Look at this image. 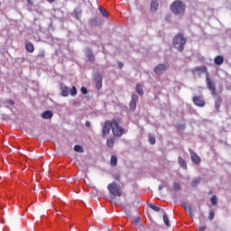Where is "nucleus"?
<instances>
[{"label": "nucleus", "instance_id": "nucleus-30", "mask_svg": "<svg viewBox=\"0 0 231 231\" xmlns=\"http://www.w3.org/2000/svg\"><path fill=\"white\" fill-rule=\"evenodd\" d=\"M99 12L102 14L104 17H109V14L105 9H102V7H99Z\"/></svg>", "mask_w": 231, "mask_h": 231}, {"label": "nucleus", "instance_id": "nucleus-10", "mask_svg": "<svg viewBox=\"0 0 231 231\" xmlns=\"http://www.w3.org/2000/svg\"><path fill=\"white\" fill-rule=\"evenodd\" d=\"M102 74L100 73H96L94 75V81L96 84V88L97 89H102Z\"/></svg>", "mask_w": 231, "mask_h": 231}, {"label": "nucleus", "instance_id": "nucleus-41", "mask_svg": "<svg viewBox=\"0 0 231 231\" xmlns=\"http://www.w3.org/2000/svg\"><path fill=\"white\" fill-rule=\"evenodd\" d=\"M85 125H86V127H91V123H89V121H87L85 123Z\"/></svg>", "mask_w": 231, "mask_h": 231}, {"label": "nucleus", "instance_id": "nucleus-31", "mask_svg": "<svg viewBox=\"0 0 231 231\" xmlns=\"http://www.w3.org/2000/svg\"><path fill=\"white\" fill-rule=\"evenodd\" d=\"M211 203H212V205H214V206L217 205V197L216 195H213V196L211 197Z\"/></svg>", "mask_w": 231, "mask_h": 231}, {"label": "nucleus", "instance_id": "nucleus-43", "mask_svg": "<svg viewBox=\"0 0 231 231\" xmlns=\"http://www.w3.org/2000/svg\"><path fill=\"white\" fill-rule=\"evenodd\" d=\"M165 21H171V14H168L166 17H165Z\"/></svg>", "mask_w": 231, "mask_h": 231}, {"label": "nucleus", "instance_id": "nucleus-35", "mask_svg": "<svg viewBox=\"0 0 231 231\" xmlns=\"http://www.w3.org/2000/svg\"><path fill=\"white\" fill-rule=\"evenodd\" d=\"M80 90L82 95H88V88L86 87H82Z\"/></svg>", "mask_w": 231, "mask_h": 231}, {"label": "nucleus", "instance_id": "nucleus-21", "mask_svg": "<svg viewBox=\"0 0 231 231\" xmlns=\"http://www.w3.org/2000/svg\"><path fill=\"white\" fill-rule=\"evenodd\" d=\"M117 164H118V158L116 157V155H112L110 158L111 167H116Z\"/></svg>", "mask_w": 231, "mask_h": 231}, {"label": "nucleus", "instance_id": "nucleus-13", "mask_svg": "<svg viewBox=\"0 0 231 231\" xmlns=\"http://www.w3.org/2000/svg\"><path fill=\"white\" fill-rule=\"evenodd\" d=\"M60 91L61 97H68L69 95V88L64 83L60 84Z\"/></svg>", "mask_w": 231, "mask_h": 231}, {"label": "nucleus", "instance_id": "nucleus-29", "mask_svg": "<svg viewBox=\"0 0 231 231\" xmlns=\"http://www.w3.org/2000/svg\"><path fill=\"white\" fill-rule=\"evenodd\" d=\"M149 207H150V208H152V210H154V212H160V207H158L154 204H150Z\"/></svg>", "mask_w": 231, "mask_h": 231}, {"label": "nucleus", "instance_id": "nucleus-39", "mask_svg": "<svg viewBox=\"0 0 231 231\" xmlns=\"http://www.w3.org/2000/svg\"><path fill=\"white\" fill-rule=\"evenodd\" d=\"M141 231H151V228L149 226H142Z\"/></svg>", "mask_w": 231, "mask_h": 231}, {"label": "nucleus", "instance_id": "nucleus-47", "mask_svg": "<svg viewBox=\"0 0 231 231\" xmlns=\"http://www.w3.org/2000/svg\"><path fill=\"white\" fill-rule=\"evenodd\" d=\"M76 19L79 20V14H75Z\"/></svg>", "mask_w": 231, "mask_h": 231}, {"label": "nucleus", "instance_id": "nucleus-23", "mask_svg": "<svg viewBox=\"0 0 231 231\" xmlns=\"http://www.w3.org/2000/svg\"><path fill=\"white\" fill-rule=\"evenodd\" d=\"M172 190L175 192H180L181 190V185L179 182H174L172 186Z\"/></svg>", "mask_w": 231, "mask_h": 231}, {"label": "nucleus", "instance_id": "nucleus-46", "mask_svg": "<svg viewBox=\"0 0 231 231\" xmlns=\"http://www.w3.org/2000/svg\"><path fill=\"white\" fill-rule=\"evenodd\" d=\"M163 189V185H159V190H162Z\"/></svg>", "mask_w": 231, "mask_h": 231}, {"label": "nucleus", "instance_id": "nucleus-2", "mask_svg": "<svg viewBox=\"0 0 231 231\" xmlns=\"http://www.w3.org/2000/svg\"><path fill=\"white\" fill-rule=\"evenodd\" d=\"M172 44L179 51H183V50H185V45L187 44V38H185L183 33L179 32L174 36Z\"/></svg>", "mask_w": 231, "mask_h": 231}, {"label": "nucleus", "instance_id": "nucleus-15", "mask_svg": "<svg viewBox=\"0 0 231 231\" xmlns=\"http://www.w3.org/2000/svg\"><path fill=\"white\" fill-rule=\"evenodd\" d=\"M159 7L160 4L158 3V0H152L150 7L151 12H157Z\"/></svg>", "mask_w": 231, "mask_h": 231}, {"label": "nucleus", "instance_id": "nucleus-25", "mask_svg": "<svg viewBox=\"0 0 231 231\" xmlns=\"http://www.w3.org/2000/svg\"><path fill=\"white\" fill-rule=\"evenodd\" d=\"M106 145L110 149H113V147H115V139L114 138L107 139Z\"/></svg>", "mask_w": 231, "mask_h": 231}, {"label": "nucleus", "instance_id": "nucleus-19", "mask_svg": "<svg viewBox=\"0 0 231 231\" xmlns=\"http://www.w3.org/2000/svg\"><path fill=\"white\" fill-rule=\"evenodd\" d=\"M223 62H225V58H223V56L218 55V56L215 57L214 63L217 66H221V64H223Z\"/></svg>", "mask_w": 231, "mask_h": 231}, {"label": "nucleus", "instance_id": "nucleus-42", "mask_svg": "<svg viewBox=\"0 0 231 231\" xmlns=\"http://www.w3.org/2000/svg\"><path fill=\"white\" fill-rule=\"evenodd\" d=\"M204 230H207V226H202L199 227V231H204Z\"/></svg>", "mask_w": 231, "mask_h": 231}, {"label": "nucleus", "instance_id": "nucleus-6", "mask_svg": "<svg viewBox=\"0 0 231 231\" xmlns=\"http://www.w3.org/2000/svg\"><path fill=\"white\" fill-rule=\"evenodd\" d=\"M111 129L113 130V120L112 121H106L102 129V136L103 138L107 136L109 133H111Z\"/></svg>", "mask_w": 231, "mask_h": 231}, {"label": "nucleus", "instance_id": "nucleus-8", "mask_svg": "<svg viewBox=\"0 0 231 231\" xmlns=\"http://www.w3.org/2000/svg\"><path fill=\"white\" fill-rule=\"evenodd\" d=\"M167 69H169V64H159L154 68V73L156 75H162Z\"/></svg>", "mask_w": 231, "mask_h": 231}, {"label": "nucleus", "instance_id": "nucleus-36", "mask_svg": "<svg viewBox=\"0 0 231 231\" xmlns=\"http://www.w3.org/2000/svg\"><path fill=\"white\" fill-rule=\"evenodd\" d=\"M114 180H116V181H120V174L116 173L113 175Z\"/></svg>", "mask_w": 231, "mask_h": 231}, {"label": "nucleus", "instance_id": "nucleus-20", "mask_svg": "<svg viewBox=\"0 0 231 231\" xmlns=\"http://www.w3.org/2000/svg\"><path fill=\"white\" fill-rule=\"evenodd\" d=\"M178 163L181 169H184V171H187V162L182 157L178 158Z\"/></svg>", "mask_w": 231, "mask_h": 231}, {"label": "nucleus", "instance_id": "nucleus-17", "mask_svg": "<svg viewBox=\"0 0 231 231\" xmlns=\"http://www.w3.org/2000/svg\"><path fill=\"white\" fill-rule=\"evenodd\" d=\"M198 71H201L202 73H208V70L206 66H200V67L193 68V69H192L193 73H198Z\"/></svg>", "mask_w": 231, "mask_h": 231}, {"label": "nucleus", "instance_id": "nucleus-11", "mask_svg": "<svg viewBox=\"0 0 231 231\" xmlns=\"http://www.w3.org/2000/svg\"><path fill=\"white\" fill-rule=\"evenodd\" d=\"M136 102H138V96L136 94H133L129 103L130 111H136Z\"/></svg>", "mask_w": 231, "mask_h": 231}, {"label": "nucleus", "instance_id": "nucleus-24", "mask_svg": "<svg viewBox=\"0 0 231 231\" xmlns=\"http://www.w3.org/2000/svg\"><path fill=\"white\" fill-rule=\"evenodd\" d=\"M182 207L185 208V210H188L189 212L190 216H192V207L189 205L187 202H184L182 204Z\"/></svg>", "mask_w": 231, "mask_h": 231}, {"label": "nucleus", "instance_id": "nucleus-27", "mask_svg": "<svg viewBox=\"0 0 231 231\" xmlns=\"http://www.w3.org/2000/svg\"><path fill=\"white\" fill-rule=\"evenodd\" d=\"M163 221L166 226H171V222L169 221V217H167L166 213L163 215Z\"/></svg>", "mask_w": 231, "mask_h": 231}, {"label": "nucleus", "instance_id": "nucleus-9", "mask_svg": "<svg viewBox=\"0 0 231 231\" xmlns=\"http://www.w3.org/2000/svg\"><path fill=\"white\" fill-rule=\"evenodd\" d=\"M189 152L190 154L191 162H193L195 165H199V163H201V158L199 156V154L190 148L189 149Z\"/></svg>", "mask_w": 231, "mask_h": 231}, {"label": "nucleus", "instance_id": "nucleus-44", "mask_svg": "<svg viewBox=\"0 0 231 231\" xmlns=\"http://www.w3.org/2000/svg\"><path fill=\"white\" fill-rule=\"evenodd\" d=\"M118 66H119L120 69H122L124 68V63L119 62V63H118Z\"/></svg>", "mask_w": 231, "mask_h": 231}, {"label": "nucleus", "instance_id": "nucleus-26", "mask_svg": "<svg viewBox=\"0 0 231 231\" xmlns=\"http://www.w3.org/2000/svg\"><path fill=\"white\" fill-rule=\"evenodd\" d=\"M201 182V178H197V179H194L192 181H191V185L193 187H198L199 183Z\"/></svg>", "mask_w": 231, "mask_h": 231}, {"label": "nucleus", "instance_id": "nucleus-34", "mask_svg": "<svg viewBox=\"0 0 231 231\" xmlns=\"http://www.w3.org/2000/svg\"><path fill=\"white\" fill-rule=\"evenodd\" d=\"M133 225H138L140 223V217H135L134 218L132 219Z\"/></svg>", "mask_w": 231, "mask_h": 231}, {"label": "nucleus", "instance_id": "nucleus-16", "mask_svg": "<svg viewBox=\"0 0 231 231\" xmlns=\"http://www.w3.org/2000/svg\"><path fill=\"white\" fill-rule=\"evenodd\" d=\"M42 118H43V120H50V119L53 118V112H51L50 110L43 112L42 114Z\"/></svg>", "mask_w": 231, "mask_h": 231}, {"label": "nucleus", "instance_id": "nucleus-5", "mask_svg": "<svg viewBox=\"0 0 231 231\" xmlns=\"http://www.w3.org/2000/svg\"><path fill=\"white\" fill-rule=\"evenodd\" d=\"M206 82H207V87L209 91H211V96L213 98H215L216 96H217V91L216 90V84L212 82L210 79V76H208V73L206 75Z\"/></svg>", "mask_w": 231, "mask_h": 231}, {"label": "nucleus", "instance_id": "nucleus-18", "mask_svg": "<svg viewBox=\"0 0 231 231\" xmlns=\"http://www.w3.org/2000/svg\"><path fill=\"white\" fill-rule=\"evenodd\" d=\"M25 50L26 51H29V53H33V51H35V47L33 46V43L27 42L25 44Z\"/></svg>", "mask_w": 231, "mask_h": 231}, {"label": "nucleus", "instance_id": "nucleus-37", "mask_svg": "<svg viewBox=\"0 0 231 231\" xmlns=\"http://www.w3.org/2000/svg\"><path fill=\"white\" fill-rule=\"evenodd\" d=\"M208 219H210V221H212V219H214V210L209 211Z\"/></svg>", "mask_w": 231, "mask_h": 231}, {"label": "nucleus", "instance_id": "nucleus-32", "mask_svg": "<svg viewBox=\"0 0 231 231\" xmlns=\"http://www.w3.org/2000/svg\"><path fill=\"white\" fill-rule=\"evenodd\" d=\"M69 93L72 97H75V95H77V87L73 86L72 88L69 90Z\"/></svg>", "mask_w": 231, "mask_h": 231}, {"label": "nucleus", "instance_id": "nucleus-33", "mask_svg": "<svg viewBox=\"0 0 231 231\" xmlns=\"http://www.w3.org/2000/svg\"><path fill=\"white\" fill-rule=\"evenodd\" d=\"M149 143L151 145H154V143H156V138H154V136H150L149 137Z\"/></svg>", "mask_w": 231, "mask_h": 231}, {"label": "nucleus", "instance_id": "nucleus-7", "mask_svg": "<svg viewBox=\"0 0 231 231\" xmlns=\"http://www.w3.org/2000/svg\"><path fill=\"white\" fill-rule=\"evenodd\" d=\"M193 104L198 106V107H205L207 103L205 102L203 96H195L193 97Z\"/></svg>", "mask_w": 231, "mask_h": 231}, {"label": "nucleus", "instance_id": "nucleus-1", "mask_svg": "<svg viewBox=\"0 0 231 231\" xmlns=\"http://www.w3.org/2000/svg\"><path fill=\"white\" fill-rule=\"evenodd\" d=\"M170 10L174 15H185L187 5L181 0H175L170 5Z\"/></svg>", "mask_w": 231, "mask_h": 231}, {"label": "nucleus", "instance_id": "nucleus-38", "mask_svg": "<svg viewBox=\"0 0 231 231\" xmlns=\"http://www.w3.org/2000/svg\"><path fill=\"white\" fill-rule=\"evenodd\" d=\"M38 57H39L40 59H44V57H45L44 51H41V52L38 54Z\"/></svg>", "mask_w": 231, "mask_h": 231}, {"label": "nucleus", "instance_id": "nucleus-3", "mask_svg": "<svg viewBox=\"0 0 231 231\" xmlns=\"http://www.w3.org/2000/svg\"><path fill=\"white\" fill-rule=\"evenodd\" d=\"M112 133L117 138H120L123 134H125V129L120 126V120L112 119Z\"/></svg>", "mask_w": 231, "mask_h": 231}, {"label": "nucleus", "instance_id": "nucleus-28", "mask_svg": "<svg viewBox=\"0 0 231 231\" xmlns=\"http://www.w3.org/2000/svg\"><path fill=\"white\" fill-rule=\"evenodd\" d=\"M74 151L76 152H84V148H82V146H80V145H75L74 146Z\"/></svg>", "mask_w": 231, "mask_h": 231}, {"label": "nucleus", "instance_id": "nucleus-4", "mask_svg": "<svg viewBox=\"0 0 231 231\" xmlns=\"http://www.w3.org/2000/svg\"><path fill=\"white\" fill-rule=\"evenodd\" d=\"M107 189L114 198H120L122 196V188L116 181L109 183Z\"/></svg>", "mask_w": 231, "mask_h": 231}, {"label": "nucleus", "instance_id": "nucleus-45", "mask_svg": "<svg viewBox=\"0 0 231 231\" xmlns=\"http://www.w3.org/2000/svg\"><path fill=\"white\" fill-rule=\"evenodd\" d=\"M48 3H55V0H47Z\"/></svg>", "mask_w": 231, "mask_h": 231}, {"label": "nucleus", "instance_id": "nucleus-14", "mask_svg": "<svg viewBox=\"0 0 231 231\" xmlns=\"http://www.w3.org/2000/svg\"><path fill=\"white\" fill-rule=\"evenodd\" d=\"M86 55L88 60H90V62H95V54H93V51H91V49H86Z\"/></svg>", "mask_w": 231, "mask_h": 231}, {"label": "nucleus", "instance_id": "nucleus-40", "mask_svg": "<svg viewBox=\"0 0 231 231\" xmlns=\"http://www.w3.org/2000/svg\"><path fill=\"white\" fill-rule=\"evenodd\" d=\"M7 104H10L11 106H14L15 104V102L14 100H12V99H9L7 101Z\"/></svg>", "mask_w": 231, "mask_h": 231}, {"label": "nucleus", "instance_id": "nucleus-22", "mask_svg": "<svg viewBox=\"0 0 231 231\" xmlns=\"http://www.w3.org/2000/svg\"><path fill=\"white\" fill-rule=\"evenodd\" d=\"M135 91L140 97H143V88H142V85L140 83H137L135 86Z\"/></svg>", "mask_w": 231, "mask_h": 231}, {"label": "nucleus", "instance_id": "nucleus-12", "mask_svg": "<svg viewBox=\"0 0 231 231\" xmlns=\"http://www.w3.org/2000/svg\"><path fill=\"white\" fill-rule=\"evenodd\" d=\"M216 100H215V108L216 111H217V113H219V108L221 107V104L223 102V98H221V96L217 95L215 97Z\"/></svg>", "mask_w": 231, "mask_h": 231}]
</instances>
